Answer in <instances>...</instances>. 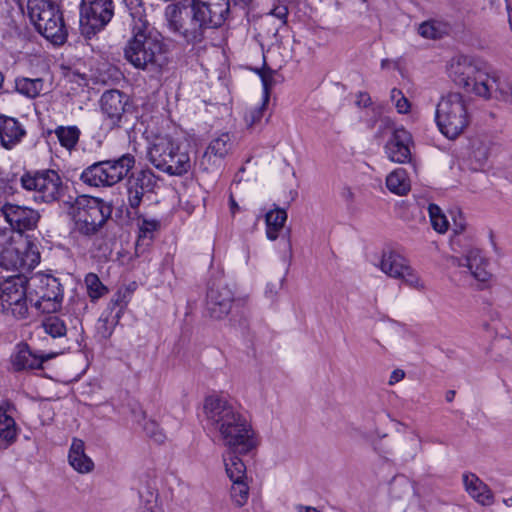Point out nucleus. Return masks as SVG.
<instances>
[{"label": "nucleus", "mask_w": 512, "mask_h": 512, "mask_svg": "<svg viewBox=\"0 0 512 512\" xmlns=\"http://www.w3.org/2000/svg\"><path fill=\"white\" fill-rule=\"evenodd\" d=\"M127 105L128 97L119 90L105 91L100 99L101 111L112 126H119Z\"/></svg>", "instance_id": "19"}, {"label": "nucleus", "mask_w": 512, "mask_h": 512, "mask_svg": "<svg viewBox=\"0 0 512 512\" xmlns=\"http://www.w3.org/2000/svg\"><path fill=\"white\" fill-rule=\"evenodd\" d=\"M279 286H280V284L276 285L275 290H274V288H271V293L276 294L277 293V289L279 288Z\"/></svg>", "instance_id": "61"}, {"label": "nucleus", "mask_w": 512, "mask_h": 512, "mask_svg": "<svg viewBox=\"0 0 512 512\" xmlns=\"http://www.w3.org/2000/svg\"><path fill=\"white\" fill-rule=\"evenodd\" d=\"M20 181L25 190L34 191L35 199L43 202L56 201L64 192L61 177L54 170H46L35 175L26 173Z\"/></svg>", "instance_id": "11"}, {"label": "nucleus", "mask_w": 512, "mask_h": 512, "mask_svg": "<svg viewBox=\"0 0 512 512\" xmlns=\"http://www.w3.org/2000/svg\"><path fill=\"white\" fill-rule=\"evenodd\" d=\"M296 508L298 512H320L316 508L310 506L298 505Z\"/></svg>", "instance_id": "53"}, {"label": "nucleus", "mask_w": 512, "mask_h": 512, "mask_svg": "<svg viewBox=\"0 0 512 512\" xmlns=\"http://www.w3.org/2000/svg\"><path fill=\"white\" fill-rule=\"evenodd\" d=\"M465 229H466V222L463 219L462 215L459 214L458 218H454V223H453V233H454V235L451 238V240L455 239L456 237H465L470 243H472L471 237H468V236L463 234Z\"/></svg>", "instance_id": "47"}, {"label": "nucleus", "mask_w": 512, "mask_h": 512, "mask_svg": "<svg viewBox=\"0 0 512 512\" xmlns=\"http://www.w3.org/2000/svg\"><path fill=\"white\" fill-rule=\"evenodd\" d=\"M143 429L146 435L153 439L155 442H164L166 436L155 420H147L143 425Z\"/></svg>", "instance_id": "45"}, {"label": "nucleus", "mask_w": 512, "mask_h": 512, "mask_svg": "<svg viewBox=\"0 0 512 512\" xmlns=\"http://www.w3.org/2000/svg\"><path fill=\"white\" fill-rule=\"evenodd\" d=\"M416 453H417V449L414 450V453L412 454V457H415Z\"/></svg>", "instance_id": "63"}, {"label": "nucleus", "mask_w": 512, "mask_h": 512, "mask_svg": "<svg viewBox=\"0 0 512 512\" xmlns=\"http://www.w3.org/2000/svg\"><path fill=\"white\" fill-rule=\"evenodd\" d=\"M44 331L53 338L66 335L67 327L64 320L58 315H49L42 321Z\"/></svg>", "instance_id": "35"}, {"label": "nucleus", "mask_w": 512, "mask_h": 512, "mask_svg": "<svg viewBox=\"0 0 512 512\" xmlns=\"http://www.w3.org/2000/svg\"><path fill=\"white\" fill-rule=\"evenodd\" d=\"M231 498L238 507H242L247 503L249 487L245 480L232 481Z\"/></svg>", "instance_id": "37"}, {"label": "nucleus", "mask_w": 512, "mask_h": 512, "mask_svg": "<svg viewBox=\"0 0 512 512\" xmlns=\"http://www.w3.org/2000/svg\"><path fill=\"white\" fill-rule=\"evenodd\" d=\"M124 2L129 10V14L132 19L131 23H136L137 20L148 21L146 19L145 7L142 0H124Z\"/></svg>", "instance_id": "41"}, {"label": "nucleus", "mask_w": 512, "mask_h": 512, "mask_svg": "<svg viewBox=\"0 0 512 512\" xmlns=\"http://www.w3.org/2000/svg\"><path fill=\"white\" fill-rule=\"evenodd\" d=\"M448 73L452 81L466 92L489 99L496 92L504 95L497 72L481 59L458 55L451 59Z\"/></svg>", "instance_id": "4"}, {"label": "nucleus", "mask_w": 512, "mask_h": 512, "mask_svg": "<svg viewBox=\"0 0 512 512\" xmlns=\"http://www.w3.org/2000/svg\"><path fill=\"white\" fill-rule=\"evenodd\" d=\"M453 254L447 257V261L453 267L463 268V273L472 277L481 287L492 279L489 270V259L473 243L465 237H456L450 241Z\"/></svg>", "instance_id": "5"}, {"label": "nucleus", "mask_w": 512, "mask_h": 512, "mask_svg": "<svg viewBox=\"0 0 512 512\" xmlns=\"http://www.w3.org/2000/svg\"><path fill=\"white\" fill-rule=\"evenodd\" d=\"M112 207L104 201L88 196L77 197L71 214L78 231L84 235L95 234L111 216Z\"/></svg>", "instance_id": "8"}, {"label": "nucleus", "mask_w": 512, "mask_h": 512, "mask_svg": "<svg viewBox=\"0 0 512 512\" xmlns=\"http://www.w3.org/2000/svg\"><path fill=\"white\" fill-rule=\"evenodd\" d=\"M85 284L89 297L94 301L107 293V288L102 284L99 277L94 273H89L85 277Z\"/></svg>", "instance_id": "38"}, {"label": "nucleus", "mask_w": 512, "mask_h": 512, "mask_svg": "<svg viewBox=\"0 0 512 512\" xmlns=\"http://www.w3.org/2000/svg\"><path fill=\"white\" fill-rule=\"evenodd\" d=\"M410 440H411V442H413L414 444L419 446L420 439L417 435H413Z\"/></svg>", "instance_id": "56"}, {"label": "nucleus", "mask_w": 512, "mask_h": 512, "mask_svg": "<svg viewBox=\"0 0 512 512\" xmlns=\"http://www.w3.org/2000/svg\"><path fill=\"white\" fill-rule=\"evenodd\" d=\"M405 377V372L401 369L394 370L389 378V385H394Z\"/></svg>", "instance_id": "51"}, {"label": "nucleus", "mask_w": 512, "mask_h": 512, "mask_svg": "<svg viewBox=\"0 0 512 512\" xmlns=\"http://www.w3.org/2000/svg\"><path fill=\"white\" fill-rule=\"evenodd\" d=\"M229 205H230V211H231L232 215H234L239 210V206L232 195H230V198H229Z\"/></svg>", "instance_id": "52"}, {"label": "nucleus", "mask_w": 512, "mask_h": 512, "mask_svg": "<svg viewBox=\"0 0 512 512\" xmlns=\"http://www.w3.org/2000/svg\"><path fill=\"white\" fill-rule=\"evenodd\" d=\"M155 182V176L151 170H141L128 178L127 201L131 209L139 208L145 193L153 189Z\"/></svg>", "instance_id": "17"}, {"label": "nucleus", "mask_w": 512, "mask_h": 512, "mask_svg": "<svg viewBox=\"0 0 512 512\" xmlns=\"http://www.w3.org/2000/svg\"><path fill=\"white\" fill-rule=\"evenodd\" d=\"M122 302V296L120 294H117L114 299H112V303L115 305H120Z\"/></svg>", "instance_id": "55"}, {"label": "nucleus", "mask_w": 512, "mask_h": 512, "mask_svg": "<svg viewBox=\"0 0 512 512\" xmlns=\"http://www.w3.org/2000/svg\"><path fill=\"white\" fill-rule=\"evenodd\" d=\"M271 14L277 17L278 19L282 20L283 23H285V19L288 14V9L286 6L283 5L277 6L271 11Z\"/></svg>", "instance_id": "50"}, {"label": "nucleus", "mask_w": 512, "mask_h": 512, "mask_svg": "<svg viewBox=\"0 0 512 512\" xmlns=\"http://www.w3.org/2000/svg\"><path fill=\"white\" fill-rule=\"evenodd\" d=\"M68 462L71 467L81 474L90 473L94 469V462L85 453V443L83 440L73 438L69 453Z\"/></svg>", "instance_id": "24"}, {"label": "nucleus", "mask_w": 512, "mask_h": 512, "mask_svg": "<svg viewBox=\"0 0 512 512\" xmlns=\"http://www.w3.org/2000/svg\"><path fill=\"white\" fill-rule=\"evenodd\" d=\"M234 301L232 290L225 284H213L207 293V311L214 319L226 317Z\"/></svg>", "instance_id": "16"}, {"label": "nucleus", "mask_w": 512, "mask_h": 512, "mask_svg": "<svg viewBox=\"0 0 512 512\" xmlns=\"http://www.w3.org/2000/svg\"><path fill=\"white\" fill-rule=\"evenodd\" d=\"M39 262V254L27 252L23 255L16 247L9 246L0 252V266L7 270H29Z\"/></svg>", "instance_id": "21"}, {"label": "nucleus", "mask_w": 512, "mask_h": 512, "mask_svg": "<svg viewBox=\"0 0 512 512\" xmlns=\"http://www.w3.org/2000/svg\"><path fill=\"white\" fill-rule=\"evenodd\" d=\"M26 280L21 276H12L0 284V310L15 319L28 316Z\"/></svg>", "instance_id": "10"}, {"label": "nucleus", "mask_w": 512, "mask_h": 512, "mask_svg": "<svg viewBox=\"0 0 512 512\" xmlns=\"http://www.w3.org/2000/svg\"><path fill=\"white\" fill-rule=\"evenodd\" d=\"M60 145L67 150H73L78 144L81 132L77 126H58L54 130Z\"/></svg>", "instance_id": "32"}, {"label": "nucleus", "mask_w": 512, "mask_h": 512, "mask_svg": "<svg viewBox=\"0 0 512 512\" xmlns=\"http://www.w3.org/2000/svg\"><path fill=\"white\" fill-rule=\"evenodd\" d=\"M454 397H455V391H453V390L447 391V393H446V401L447 402L453 401Z\"/></svg>", "instance_id": "54"}, {"label": "nucleus", "mask_w": 512, "mask_h": 512, "mask_svg": "<svg viewBox=\"0 0 512 512\" xmlns=\"http://www.w3.org/2000/svg\"><path fill=\"white\" fill-rule=\"evenodd\" d=\"M29 286L30 301L41 313L53 314L60 310L63 301V289L59 280L51 275L39 274L31 278Z\"/></svg>", "instance_id": "9"}, {"label": "nucleus", "mask_w": 512, "mask_h": 512, "mask_svg": "<svg viewBox=\"0 0 512 512\" xmlns=\"http://www.w3.org/2000/svg\"><path fill=\"white\" fill-rule=\"evenodd\" d=\"M260 77L263 84V98L265 99V102H268L270 98V89L274 84V72L271 70L261 71Z\"/></svg>", "instance_id": "46"}, {"label": "nucleus", "mask_w": 512, "mask_h": 512, "mask_svg": "<svg viewBox=\"0 0 512 512\" xmlns=\"http://www.w3.org/2000/svg\"><path fill=\"white\" fill-rule=\"evenodd\" d=\"M140 512H157L153 506H149L145 509H142Z\"/></svg>", "instance_id": "57"}, {"label": "nucleus", "mask_w": 512, "mask_h": 512, "mask_svg": "<svg viewBox=\"0 0 512 512\" xmlns=\"http://www.w3.org/2000/svg\"><path fill=\"white\" fill-rule=\"evenodd\" d=\"M134 164L135 159L130 154L118 159L99 161L85 168L80 180L91 187H111L123 180Z\"/></svg>", "instance_id": "7"}, {"label": "nucleus", "mask_w": 512, "mask_h": 512, "mask_svg": "<svg viewBox=\"0 0 512 512\" xmlns=\"http://www.w3.org/2000/svg\"><path fill=\"white\" fill-rule=\"evenodd\" d=\"M414 141L412 135L405 128L400 127L393 130L391 137L384 146L387 158L399 164L412 163V147Z\"/></svg>", "instance_id": "15"}, {"label": "nucleus", "mask_w": 512, "mask_h": 512, "mask_svg": "<svg viewBox=\"0 0 512 512\" xmlns=\"http://www.w3.org/2000/svg\"><path fill=\"white\" fill-rule=\"evenodd\" d=\"M287 221V212L283 208L276 207L265 215L266 236L269 240L275 241L284 228Z\"/></svg>", "instance_id": "27"}, {"label": "nucleus", "mask_w": 512, "mask_h": 512, "mask_svg": "<svg viewBox=\"0 0 512 512\" xmlns=\"http://www.w3.org/2000/svg\"><path fill=\"white\" fill-rule=\"evenodd\" d=\"M237 454H239V452H232L230 450L223 454L226 474L231 481L247 479L246 466Z\"/></svg>", "instance_id": "28"}, {"label": "nucleus", "mask_w": 512, "mask_h": 512, "mask_svg": "<svg viewBox=\"0 0 512 512\" xmlns=\"http://www.w3.org/2000/svg\"><path fill=\"white\" fill-rule=\"evenodd\" d=\"M36 29L55 45H61L66 41L67 30L61 14L51 20L44 19L43 23H38Z\"/></svg>", "instance_id": "25"}, {"label": "nucleus", "mask_w": 512, "mask_h": 512, "mask_svg": "<svg viewBox=\"0 0 512 512\" xmlns=\"http://www.w3.org/2000/svg\"><path fill=\"white\" fill-rule=\"evenodd\" d=\"M465 491L477 503L483 506H490L494 502L491 489L474 473H464L462 476Z\"/></svg>", "instance_id": "22"}, {"label": "nucleus", "mask_w": 512, "mask_h": 512, "mask_svg": "<svg viewBox=\"0 0 512 512\" xmlns=\"http://www.w3.org/2000/svg\"><path fill=\"white\" fill-rule=\"evenodd\" d=\"M165 173L169 175L181 176L186 174L192 167L191 159L186 150L180 146L177 152L171 157Z\"/></svg>", "instance_id": "31"}, {"label": "nucleus", "mask_w": 512, "mask_h": 512, "mask_svg": "<svg viewBox=\"0 0 512 512\" xmlns=\"http://www.w3.org/2000/svg\"><path fill=\"white\" fill-rule=\"evenodd\" d=\"M229 16V0L178 1L167 5L164 11L169 32L191 45L202 43Z\"/></svg>", "instance_id": "1"}, {"label": "nucleus", "mask_w": 512, "mask_h": 512, "mask_svg": "<svg viewBox=\"0 0 512 512\" xmlns=\"http://www.w3.org/2000/svg\"><path fill=\"white\" fill-rule=\"evenodd\" d=\"M9 403L0 405V437L7 443H12L16 439L17 429L13 417L8 414Z\"/></svg>", "instance_id": "30"}, {"label": "nucleus", "mask_w": 512, "mask_h": 512, "mask_svg": "<svg viewBox=\"0 0 512 512\" xmlns=\"http://www.w3.org/2000/svg\"><path fill=\"white\" fill-rule=\"evenodd\" d=\"M204 414L209 427L222 444L232 452L248 454L259 445L257 433L250 421L227 399L209 396L204 402Z\"/></svg>", "instance_id": "2"}, {"label": "nucleus", "mask_w": 512, "mask_h": 512, "mask_svg": "<svg viewBox=\"0 0 512 512\" xmlns=\"http://www.w3.org/2000/svg\"><path fill=\"white\" fill-rule=\"evenodd\" d=\"M179 147L180 145L170 137H157L148 148L147 158L155 168L165 172L171 157Z\"/></svg>", "instance_id": "18"}, {"label": "nucleus", "mask_w": 512, "mask_h": 512, "mask_svg": "<svg viewBox=\"0 0 512 512\" xmlns=\"http://www.w3.org/2000/svg\"><path fill=\"white\" fill-rule=\"evenodd\" d=\"M0 212L11 229L20 234L34 230L40 220L39 212L27 206L6 203Z\"/></svg>", "instance_id": "14"}, {"label": "nucleus", "mask_w": 512, "mask_h": 512, "mask_svg": "<svg viewBox=\"0 0 512 512\" xmlns=\"http://www.w3.org/2000/svg\"><path fill=\"white\" fill-rule=\"evenodd\" d=\"M418 32L424 38L438 39L445 33V29L440 23L427 21L419 26Z\"/></svg>", "instance_id": "39"}, {"label": "nucleus", "mask_w": 512, "mask_h": 512, "mask_svg": "<svg viewBox=\"0 0 512 512\" xmlns=\"http://www.w3.org/2000/svg\"><path fill=\"white\" fill-rule=\"evenodd\" d=\"M356 105L358 107H368L371 105V97L366 92H359L357 94Z\"/></svg>", "instance_id": "49"}, {"label": "nucleus", "mask_w": 512, "mask_h": 512, "mask_svg": "<svg viewBox=\"0 0 512 512\" xmlns=\"http://www.w3.org/2000/svg\"><path fill=\"white\" fill-rule=\"evenodd\" d=\"M3 82H4V76L2 73H0V88L2 87L3 85Z\"/></svg>", "instance_id": "59"}, {"label": "nucleus", "mask_w": 512, "mask_h": 512, "mask_svg": "<svg viewBox=\"0 0 512 512\" xmlns=\"http://www.w3.org/2000/svg\"><path fill=\"white\" fill-rule=\"evenodd\" d=\"M390 99L394 103L398 113L406 114L410 111L411 104L401 90L393 88L390 92Z\"/></svg>", "instance_id": "43"}, {"label": "nucleus", "mask_w": 512, "mask_h": 512, "mask_svg": "<svg viewBox=\"0 0 512 512\" xmlns=\"http://www.w3.org/2000/svg\"><path fill=\"white\" fill-rule=\"evenodd\" d=\"M25 134L26 131L18 120L0 114V143L5 149H12Z\"/></svg>", "instance_id": "23"}, {"label": "nucleus", "mask_w": 512, "mask_h": 512, "mask_svg": "<svg viewBox=\"0 0 512 512\" xmlns=\"http://www.w3.org/2000/svg\"><path fill=\"white\" fill-rule=\"evenodd\" d=\"M158 228V222L155 220H146L143 219L142 222L139 224V237L137 241V245H140L142 243L143 245H146L147 243H144L145 240H151L153 237L154 231H156Z\"/></svg>", "instance_id": "42"}, {"label": "nucleus", "mask_w": 512, "mask_h": 512, "mask_svg": "<svg viewBox=\"0 0 512 512\" xmlns=\"http://www.w3.org/2000/svg\"><path fill=\"white\" fill-rule=\"evenodd\" d=\"M347 197H349V198L353 197V193L350 189L347 190Z\"/></svg>", "instance_id": "62"}, {"label": "nucleus", "mask_w": 512, "mask_h": 512, "mask_svg": "<svg viewBox=\"0 0 512 512\" xmlns=\"http://www.w3.org/2000/svg\"><path fill=\"white\" fill-rule=\"evenodd\" d=\"M472 156L478 161L482 162L488 157V148L487 146L480 142L476 141L472 145Z\"/></svg>", "instance_id": "48"}, {"label": "nucleus", "mask_w": 512, "mask_h": 512, "mask_svg": "<svg viewBox=\"0 0 512 512\" xmlns=\"http://www.w3.org/2000/svg\"><path fill=\"white\" fill-rule=\"evenodd\" d=\"M29 17L33 24L43 23L44 19H53L61 14L57 7L49 0H28Z\"/></svg>", "instance_id": "26"}, {"label": "nucleus", "mask_w": 512, "mask_h": 512, "mask_svg": "<svg viewBox=\"0 0 512 512\" xmlns=\"http://www.w3.org/2000/svg\"><path fill=\"white\" fill-rule=\"evenodd\" d=\"M232 146L233 141L231 135L229 133H222L210 142L207 149H209V153H212L213 156L224 159L231 151Z\"/></svg>", "instance_id": "34"}, {"label": "nucleus", "mask_w": 512, "mask_h": 512, "mask_svg": "<svg viewBox=\"0 0 512 512\" xmlns=\"http://www.w3.org/2000/svg\"><path fill=\"white\" fill-rule=\"evenodd\" d=\"M504 502H505V504H506V505H508V506H509V505H512V497H511V498H509V499H507V500H504Z\"/></svg>", "instance_id": "58"}, {"label": "nucleus", "mask_w": 512, "mask_h": 512, "mask_svg": "<svg viewBox=\"0 0 512 512\" xmlns=\"http://www.w3.org/2000/svg\"><path fill=\"white\" fill-rule=\"evenodd\" d=\"M428 213L433 229L438 233H445L448 230L449 223L441 208L436 204H430Z\"/></svg>", "instance_id": "36"}, {"label": "nucleus", "mask_w": 512, "mask_h": 512, "mask_svg": "<svg viewBox=\"0 0 512 512\" xmlns=\"http://www.w3.org/2000/svg\"><path fill=\"white\" fill-rule=\"evenodd\" d=\"M388 190L397 195H406L411 188L410 180L404 169L398 168L392 171L386 178Z\"/></svg>", "instance_id": "29"}, {"label": "nucleus", "mask_w": 512, "mask_h": 512, "mask_svg": "<svg viewBox=\"0 0 512 512\" xmlns=\"http://www.w3.org/2000/svg\"><path fill=\"white\" fill-rule=\"evenodd\" d=\"M222 159L217 156H213L212 153H209V149L206 148L201 158L196 162V165L203 172H212L216 170Z\"/></svg>", "instance_id": "40"}, {"label": "nucleus", "mask_w": 512, "mask_h": 512, "mask_svg": "<svg viewBox=\"0 0 512 512\" xmlns=\"http://www.w3.org/2000/svg\"><path fill=\"white\" fill-rule=\"evenodd\" d=\"M378 266L387 276L401 280L405 285L413 289L419 291L425 289L423 280L410 266L409 261L394 250L384 251Z\"/></svg>", "instance_id": "12"}, {"label": "nucleus", "mask_w": 512, "mask_h": 512, "mask_svg": "<svg viewBox=\"0 0 512 512\" xmlns=\"http://www.w3.org/2000/svg\"><path fill=\"white\" fill-rule=\"evenodd\" d=\"M279 286H280V284L276 285L275 290H274V288H271V293L276 294L277 293V289L279 288Z\"/></svg>", "instance_id": "60"}, {"label": "nucleus", "mask_w": 512, "mask_h": 512, "mask_svg": "<svg viewBox=\"0 0 512 512\" xmlns=\"http://www.w3.org/2000/svg\"><path fill=\"white\" fill-rule=\"evenodd\" d=\"M288 247L289 249L291 250V243H290V240L288 239Z\"/></svg>", "instance_id": "64"}, {"label": "nucleus", "mask_w": 512, "mask_h": 512, "mask_svg": "<svg viewBox=\"0 0 512 512\" xmlns=\"http://www.w3.org/2000/svg\"><path fill=\"white\" fill-rule=\"evenodd\" d=\"M43 80L41 78H17L15 81V88L17 92L28 97L36 98L43 90Z\"/></svg>", "instance_id": "33"}, {"label": "nucleus", "mask_w": 512, "mask_h": 512, "mask_svg": "<svg viewBox=\"0 0 512 512\" xmlns=\"http://www.w3.org/2000/svg\"><path fill=\"white\" fill-rule=\"evenodd\" d=\"M114 15L112 0H82L80 21L93 30H100L107 25Z\"/></svg>", "instance_id": "13"}, {"label": "nucleus", "mask_w": 512, "mask_h": 512, "mask_svg": "<svg viewBox=\"0 0 512 512\" xmlns=\"http://www.w3.org/2000/svg\"><path fill=\"white\" fill-rule=\"evenodd\" d=\"M267 103L268 102H265V99L263 98L261 105L251 108L247 112L245 115V122L248 128H253L260 123L263 118L264 111L266 110Z\"/></svg>", "instance_id": "44"}, {"label": "nucleus", "mask_w": 512, "mask_h": 512, "mask_svg": "<svg viewBox=\"0 0 512 512\" xmlns=\"http://www.w3.org/2000/svg\"><path fill=\"white\" fill-rule=\"evenodd\" d=\"M131 36L124 47V58L136 69L160 72L167 64L165 44L148 21L131 23Z\"/></svg>", "instance_id": "3"}, {"label": "nucleus", "mask_w": 512, "mask_h": 512, "mask_svg": "<svg viewBox=\"0 0 512 512\" xmlns=\"http://www.w3.org/2000/svg\"><path fill=\"white\" fill-rule=\"evenodd\" d=\"M435 121L440 132L448 139H455L469 125L466 100L459 92L443 94L436 104Z\"/></svg>", "instance_id": "6"}, {"label": "nucleus", "mask_w": 512, "mask_h": 512, "mask_svg": "<svg viewBox=\"0 0 512 512\" xmlns=\"http://www.w3.org/2000/svg\"><path fill=\"white\" fill-rule=\"evenodd\" d=\"M56 353H37L31 350L26 343H20L16 346V351L12 356V365L16 371L40 369L42 363L52 359Z\"/></svg>", "instance_id": "20"}]
</instances>
